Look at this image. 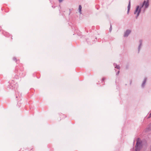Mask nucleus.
<instances>
[{
    "mask_svg": "<svg viewBox=\"0 0 151 151\" xmlns=\"http://www.w3.org/2000/svg\"><path fill=\"white\" fill-rule=\"evenodd\" d=\"M149 1L148 0H147L146 1H144L143 4L142 5L141 7L139 8V6H137L135 11L134 12L135 14H136L137 15V17L141 11V8L142 7L144 6H145V8H147L149 6Z\"/></svg>",
    "mask_w": 151,
    "mask_h": 151,
    "instance_id": "obj_1",
    "label": "nucleus"
},
{
    "mask_svg": "<svg viewBox=\"0 0 151 151\" xmlns=\"http://www.w3.org/2000/svg\"><path fill=\"white\" fill-rule=\"evenodd\" d=\"M131 31L129 30H127L126 32H125L124 36L127 37L128 35L131 32Z\"/></svg>",
    "mask_w": 151,
    "mask_h": 151,
    "instance_id": "obj_2",
    "label": "nucleus"
},
{
    "mask_svg": "<svg viewBox=\"0 0 151 151\" xmlns=\"http://www.w3.org/2000/svg\"><path fill=\"white\" fill-rule=\"evenodd\" d=\"M140 144V143L139 142V139H137V142L136 145V151H138L137 149L138 145Z\"/></svg>",
    "mask_w": 151,
    "mask_h": 151,
    "instance_id": "obj_3",
    "label": "nucleus"
},
{
    "mask_svg": "<svg viewBox=\"0 0 151 151\" xmlns=\"http://www.w3.org/2000/svg\"><path fill=\"white\" fill-rule=\"evenodd\" d=\"M130 8V1H129V5L128 6V13L129 12Z\"/></svg>",
    "mask_w": 151,
    "mask_h": 151,
    "instance_id": "obj_4",
    "label": "nucleus"
},
{
    "mask_svg": "<svg viewBox=\"0 0 151 151\" xmlns=\"http://www.w3.org/2000/svg\"><path fill=\"white\" fill-rule=\"evenodd\" d=\"M82 9V7L81 5H79V12L80 13H81V9Z\"/></svg>",
    "mask_w": 151,
    "mask_h": 151,
    "instance_id": "obj_5",
    "label": "nucleus"
},
{
    "mask_svg": "<svg viewBox=\"0 0 151 151\" xmlns=\"http://www.w3.org/2000/svg\"><path fill=\"white\" fill-rule=\"evenodd\" d=\"M116 68H117L118 69H119V66H117Z\"/></svg>",
    "mask_w": 151,
    "mask_h": 151,
    "instance_id": "obj_6",
    "label": "nucleus"
},
{
    "mask_svg": "<svg viewBox=\"0 0 151 151\" xmlns=\"http://www.w3.org/2000/svg\"><path fill=\"white\" fill-rule=\"evenodd\" d=\"M63 0H59L60 2H61Z\"/></svg>",
    "mask_w": 151,
    "mask_h": 151,
    "instance_id": "obj_7",
    "label": "nucleus"
},
{
    "mask_svg": "<svg viewBox=\"0 0 151 151\" xmlns=\"http://www.w3.org/2000/svg\"><path fill=\"white\" fill-rule=\"evenodd\" d=\"M105 79V78H103L102 79V80L103 81H104V80Z\"/></svg>",
    "mask_w": 151,
    "mask_h": 151,
    "instance_id": "obj_8",
    "label": "nucleus"
},
{
    "mask_svg": "<svg viewBox=\"0 0 151 151\" xmlns=\"http://www.w3.org/2000/svg\"><path fill=\"white\" fill-rule=\"evenodd\" d=\"M149 117H150L151 116V113L150 114Z\"/></svg>",
    "mask_w": 151,
    "mask_h": 151,
    "instance_id": "obj_9",
    "label": "nucleus"
}]
</instances>
